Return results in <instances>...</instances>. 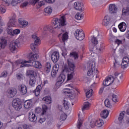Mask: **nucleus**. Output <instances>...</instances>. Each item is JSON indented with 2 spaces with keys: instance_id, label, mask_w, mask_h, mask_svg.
<instances>
[{
  "instance_id": "a211bd4d",
  "label": "nucleus",
  "mask_w": 129,
  "mask_h": 129,
  "mask_svg": "<svg viewBox=\"0 0 129 129\" xmlns=\"http://www.w3.org/2000/svg\"><path fill=\"white\" fill-rule=\"evenodd\" d=\"M29 120L30 121L32 122H35V121H37V116L36 115L34 114V112L30 111L28 113Z\"/></svg>"
},
{
  "instance_id": "f3484780",
  "label": "nucleus",
  "mask_w": 129,
  "mask_h": 129,
  "mask_svg": "<svg viewBox=\"0 0 129 129\" xmlns=\"http://www.w3.org/2000/svg\"><path fill=\"white\" fill-rule=\"evenodd\" d=\"M19 90L20 93H22L23 95H25L27 92L28 91V89H27V86L25 85H20L18 86Z\"/></svg>"
},
{
  "instance_id": "39448f33",
  "label": "nucleus",
  "mask_w": 129,
  "mask_h": 129,
  "mask_svg": "<svg viewBox=\"0 0 129 129\" xmlns=\"http://www.w3.org/2000/svg\"><path fill=\"white\" fill-rule=\"evenodd\" d=\"M54 28H57L60 29L61 27H64L66 26V20L65 19V16H62L59 19L56 18L54 20Z\"/></svg>"
},
{
  "instance_id": "5701e85b",
  "label": "nucleus",
  "mask_w": 129,
  "mask_h": 129,
  "mask_svg": "<svg viewBox=\"0 0 129 129\" xmlns=\"http://www.w3.org/2000/svg\"><path fill=\"white\" fill-rule=\"evenodd\" d=\"M94 65L93 64L91 63L89 66L90 69L88 70L87 72L88 76H91V75H93V73H94Z\"/></svg>"
},
{
  "instance_id": "0e129e2a",
  "label": "nucleus",
  "mask_w": 129,
  "mask_h": 129,
  "mask_svg": "<svg viewBox=\"0 0 129 129\" xmlns=\"http://www.w3.org/2000/svg\"><path fill=\"white\" fill-rule=\"evenodd\" d=\"M53 70H55L56 71H57L58 72V70H59V64H55L53 67Z\"/></svg>"
},
{
  "instance_id": "774afa93",
  "label": "nucleus",
  "mask_w": 129,
  "mask_h": 129,
  "mask_svg": "<svg viewBox=\"0 0 129 129\" xmlns=\"http://www.w3.org/2000/svg\"><path fill=\"white\" fill-rule=\"evenodd\" d=\"M23 127L24 129H30L31 128V126L25 124L23 125Z\"/></svg>"
},
{
  "instance_id": "69168bd1",
  "label": "nucleus",
  "mask_w": 129,
  "mask_h": 129,
  "mask_svg": "<svg viewBox=\"0 0 129 129\" xmlns=\"http://www.w3.org/2000/svg\"><path fill=\"white\" fill-rule=\"evenodd\" d=\"M16 77L18 80H22L23 79V75L22 74H18L16 75Z\"/></svg>"
},
{
  "instance_id": "c9c22d12",
  "label": "nucleus",
  "mask_w": 129,
  "mask_h": 129,
  "mask_svg": "<svg viewBox=\"0 0 129 129\" xmlns=\"http://www.w3.org/2000/svg\"><path fill=\"white\" fill-rule=\"evenodd\" d=\"M7 12V8L5 5L1 4L0 5V12L1 14H5Z\"/></svg>"
},
{
  "instance_id": "473e14b6",
  "label": "nucleus",
  "mask_w": 129,
  "mask_h": 129,
  "mask_svg": "<svg viewBox=\"0 0 129 129\" xmlns=\"http://www.w3.org/2000/svg\"><path fill=\"white\" fill-rule=\"evenodd\" d=\"M95 124L98 127H100L102 126V125L103 124V120L102 119H98L95 122Z\"/></svg>"
},
{
  "instance_id": "6e6d98bb",
  "label": "nucleus",
  "mask_w": 129,
  "mask_h": 129,
  "mask_svg": "<svg viewBox=\"0 0 129 129\" xmlns=\"http://www.w3.org/2000/svg\"><path fill=\"white\" fill-rule=\"evenodd\" d=\"M21 33V30L19 29H17L13 30V36H15V35H19Z\"/></svg>"
},
{
  "instance_id": "f257e3e1",
  "label": "nucleus",
  "mask_w": 129,
  "mask_h": 129,
  "mask_svg": "<svg viewBox=\"0 0 129 129\" xmlns=\"http://www.w3.org/2000/svg\"><path fill=\"white\" fill-rule=\"evenodd\" d=\"M91 41L93 46H89L90 51H92L94 53H99V54H101L104 52L105 46L103 44H100L98 47L95 46L98 44L97 38L94 36L91 38Z\"/></svg>"
},
{
  "instance_id": "864d4df0",
  "label": "nucleus",
  "mask_w": 129,
  "mask_h": 129,
  "mask_svg": "<svg viewBox=\"0 0 129 129\" xmlns=\"http://www.w3.org/2000/svg\"><path fill=\"white\" fill-rule=\"evenodd\" d=\"M67 39H68V34H67V33H65L63 34H62V40L63 42H65V41H66Z\"/></svg>"
},
{
  "instance_id": "a19ab883",
  "label": "nucleus",
  "mask_w": 129,
  "mask_h": 129,
  "mask_svg": "<svg viewBox=\"0 0 129 129\" xmlns=\"http://www.w3.org/2000/svg\"><path fill=\"white\" fill-rule=\"evenodd\" d=\"M36 85V79L35 78H33V79H31L29 81V85L30 86H32V87H34L35 85Z\"/></svg>"
},
{
  "instance_id": "4c0bfd02",
  "label": "nucleus",
  "mask_w": 129,
  "mask_h": 129,
  "mask_svg": "<svg viewBox=\"0 0 129 129\" xmlns=\"http://www.w3.org/2000/svg\"><path fill=\"white\" fill-rule=\"evenodd\" d=\"M71 57H73L75 60L78 59V53L76 51H73L70 54Z\"/></svg>"
},
{
  "instance_id": "1a4fd4ad",
  "label": "nucleus",
  "mask_w": 129,
  "mask_h": 129,
  "mask_svg": "<svg viewBox=\"0 0 129 129\" xmlns=\"http://www.w3.org/2000/svg\"><path fill=\"white\" fill-rule=\"evenodd\" d=\"M31 62V60H22V59H18L16 61L14 62L13 63V67H19V66H21V65H23L24 63H30Z\"/></svg>"
},
{
  "instance_id": "9d476101",
  "label": "nucleus",
  "mask_w": 129,
  "mask_h": 129,
  "mask_svg": "<svg viewBox=\"0 0 129 129\" xmlns=\"http://www.w3.org/2000/svg\"><path fill=\"white\" fill-rule=\"evenodd\" d=\"M74 7L77 11H80L81 12L84 11V5L83 3L78 2H75Z\"/></svg>"
},
{
  "instance_id": "5fc2aeb1",
  "label": "nucleus",
  "mask_w": 129,
  "mask_h": 129,
  "mask_svg": "<svg viewBox=\"0 0 129 129\" xmlns=\"http://www.w3.org/2000/svg\"><path fill=\"white\" fill-rule=\"evenodd\" d=\"M47 109H48V107H47V106L44 105L42 106V115H44L45 113H46Z\"/></svg>"
},
{
  "instance_id": "f03ea898",
  "label": "nucleus",
  "mask_w": 129,
  "mask_h": 129,
  "mask_svg": "<svg viewBox=\"0 0 129 129\" xmlns=\"http://www.w3.org/2000/svg\"><path fill=\"white\" fill-rule=\"evenodd\" d=\"M38 58H39L38 54L30 53L29 54L28 58L29 59V61H31V62L27 63H32V66L35 68H41L42 67L41 62L36 61Z\"/></svg>"
},
{
  "instance_id": "9b49d317",
  "label": "nucleus",
  "mask_w": 129,
  "mask_h": 129,
  "mask_svg": "<svg viewBox=\"0 0 129 129\" xmlns=\"http://www.w3.org/2000/svg\"><path fill=\"white\" fill-rule=\"evenodd\" d=\"M66 78V76L64 74H60L59 76L57 78V81L56 83V86H60L64 81H65V79Z\"/></svg>"
},
{
  "instance_id": "680f3d73",
  "label": "nucleus",
  "mask_w": 129,
  "mask_h": 129,
  "mask_svg": "<svg viewBox=\"0 0 129 129\" xmlns=\"http://www.w3.org/2000/svg\"><path fill=\"white\" fill-rule=\"evenodd\" d=\"M44 71L45 73H49L51 71V69L48 67H45Z\"/></svg>"
},
{
  "instance_id": "13d9d810",
  "label": "nucleus",
  "mask_w": 129,
  "mask_h": 129,
  "mask_svg": "<svg viewBox=\"0 0 129 129\" xmlns=\"http://www.w3.org/2000/svg\"><path fill=\"white\" fill-rule=\"evenodd\" d=\"M112 100L114 102H117V96L116 95L113 94L112 96Z\"/></svg>"
},
{
  "instance_id": "dca6fc26",
  "label": "nucleus",
  "mask_w": 129,
  "mask_h": 129,
  "mask_svg": "<svg viewBox=\"0 0 129 129\" xmlns=\"http://www.w3.org/2000/svg\"><path fill=\"white\" fill-rule=\"evenodd\" d=\"M68 86L69 87H71V88H65L63 89V93H64V94H72L73 93V91H74V90H73V84H69Z\"/></svg>"
},
{
  "instance_id": "bf43d9fd",
  "label": "nucleus",
  "mask_w": 129,
  "mask_h": 129,
  "mask_svg": "<svg viewBox=\"0 0 129 129\" xmlns=\"http://www.w3.org/2000/svg\"><path fill=\"white\" fill-rule=\"evenodd\" d=\"M1 20H2V17L0 16V35L3 33V27L2 26L4 25V23L2 22L1 21Z\"/></svg>"
},
{
  "instance_id": "c85d7f7f",
  "label": "nucleus",
  "mask_w": 129,
  "mask_h": 129,
  "mask_svg": "<svg viewBox=\"0 0 129 129\" xmlns=\"http://www.w3.org/2000/svg\"><path fill=\"white\" fill-rule=\"evenodd\" d=\"M42 100L44 101L46 104H50V103H52V98L50 96L44 97L43 98Z\"/></svg>"
},
{
  "instance_id": "20e7f679",
  "label": "nucleus",
  "mask_w": 129,
  "mask_h": 129,
  "mask_svg": "<svg viewBox=\"0 0 129 129\" xmlns=\"http://www.w3.org/2000/svg\"><path fill=\"white\" fill-rule=\"evenodd\" d=\"M32 38L34 41V43L30 45V48L34 52V54H38L39 50L36 48V47L41 44V39L35 35H32Z\"/></svg>"
},
{
  "instance_id": "a878e982",
  "label": "nucleus",
  "mask_w": 129,
  "mask_h": 129,
  "mask_svg": "<svg viewBox=\"0 0 129 129\" xmlns=\"http://www.w3.org/2000/svg\"><path fill=\"white\" fill-rule=\"evenodd\" d=\"M41 90H42V86L41 85H38L33 92L35 96H39V95H40Z\"/></svg>"
},
{
  "instance_id": "37998d69",
  "label": "nucleus",
  "mask_w": 129,
  "mask_h": 129,
  "mask_svg": "<svg viewBox=\"0 0 129 129\" xmlns=\"http://www.w3.org/2000/svg\"><path fill=\"white\" fill-rule=\"evenodd\" d=\"M89 104L90 103L88 102L85 103L84 106L82 109V111H84V110H87V109L89 108Z\"/></svg>"
},
{
  "instance_id": "3c124183",
  "label": "nucleus",
  "mask_w": 129,
  "mask_h": 129,
  "mask_svg": "<svg viewBox=\"0 0 129 129\" xmlns=\"http://www.w3.org/2000/svg\"><path fill=\"white\" fill-rule=\"evenodd\" d=\"M110 84H111V83H110L107 79H106L103 82V85H104V86H109Z\"/></svg>"
},
{
  "instance_id": "79ce46f5",
  "label": "nucleus",
  "mask_w": 129,
  "mask_h": 129,
  "mask_svg": "<svg viewBox=\"0 0 129 129\" xmlns=\"http://www.w3.org/2000/svg\"><path fill=\"white\" fill-rule=\"evenodd\" d=\"M63 106L65 109H69V106H70V103L67 101L66 100H63Z\"/></svg>"
},
{
  "instance_id": "603ef678",
  "label": "nucleus",
  "mask_w": 129,
  "mask_h": 129,
  "mask_svg": "<svg viewBox=\"0 0 129 129\" xmlns=\"http://www.w3.org/2000/svg\"><path fill=\"white\" fill-rule=\"evenodd\" d=\"M57 73H58V72L57 71H55V70H54L53 69H52L51 73L52 77L55 78V77L57 75Z\"/></svg>"
},
{
  "instance_id": "4be33fe9",
  "label": "nucleus",
  "mask_w": 129,
  "mask_h": 129,
  "mask_svg": "<svg viewBox=\"0 0 129 129\" xmlns=\"http://www.w3.org/2000/svg\"><path fill=\"white\" fill-rule=\"evenodd\" d=\"M122 15L123 17L129 16V2L127 4L126 8L122 9Z\"/></svg>"
},
{
  "instance_id": "4d7b16f0",
  "label": "nucleus",
  "mask_w": 129,
  "mask_h": 129,
  "mask_svg": "<svg viewBox=\"0 0 129 129\" xmlns=\"http://www.w3.org/2000/svg\"><path fill=\"white\" fill-rule=\"evenodd\" d=\"M114 43L119 46V45H122V40L117 39L115 40Z\"/></svg>"
},
{
  "instance_id": "423d86ee",
  "label": "nucleus",
  "mask_w": 129,
  "mask_h": 129,
  "mask_svg": "<svg viewBox=\"0 0 129 129\" xmlns=\"http://www.w3.org/2000/svg\"><path fill=\"white\" fill-rule=\"evenodd\" d=\"M75 37L77 40H79V41H82L84 40L85 38V34H84V31L82 29L79 30L77 29L75 32Z\"/></svg>"
},
{
  "instance_id": "7ed1b4c3",
  "label": "nucleus",
  "mask_w": 129,
  "mask_h": 129,
  "mask_svg": "<svg viewBox=\"0 0 129 129\" xmlns=\"http://www.w3.org/2000/svg\"><path fill=\"white\" fill-rule=\"evenodd\" d=\"M68 64L69 66V69L68 70V79L67 81H69V80H72L73 79V77L75 75L74 72L75 71V64L73 63V62H71L69 59H68Z\"/></svg>"
},
{
  "instance_id": "bb28decb",
  "label": "nucleus",
  "mask_w": 129,
  "mask_h": 129,
  "mask_svg": "<svg viewBox=\"0 0 129 129\" xmlns=\"http://www.w3.org/2000/svg\"><path fill=\"white\" fill-rule=\"evenodd\" d=\"M47 3V1L46 0L43 1L41 2L38 1L35 5L36 9H40L41 7H43V6H45V4Z\"/></svg>"
},
{
  "instance_id": "aec40b11",
  "label": "nucleus",
  "mask_w": 129,
  "mask_h": 129,
  "mask_svg": "<svg viewBox=\"0 0 129 129\" xmlns=\"http://www.w3.org/2000/svg\"><path fill=\"white\" fill-rule=\"evenodd\" d=\"M18 22L20 25L21 26L22 28H26L29 24L28 21L26 20H23L22 18L18 19Z\"/></svg>"
},
{
  "instance_id": "b1692460",
  "label": "nucleus",
  "mask_w": 129,
  "mask_h": 129,
  "mask_svg": "<svg viewBox=\"0 0 129 129\" xmlns=\"http://www.w3.org/2000/svg\"><path fill=\"white\" fill-rule=\"evenodd\" d=\"M118 27L120 32H124L126 30V24L124 22H121L118 25Z\"/></svg>"
},
{
  "instance_id": "7c9ffc66",
  "label": "nucleus",
  "mask_w": 129,
  "mask_h": 129,
  "mask_svg": "<svg viewBox=\"0 0 129 129\" xmlns=\"http://www.w3.org/2000/svg\"><path fill=\"white\" fill-rule=\"evenodd\" d=\"M80 115H81L80 114H79L78 121L77 124L78 128H80V127H81V125H82V123L83 122V121L81 120V116Z\"/></svg>"
},
{
  "instance_id": "f704fd0d",
  "label": "nucleus",
  "mask_w": 129,
  "mask_h": 129,
  "mask_svg": "<svg viewBox=\"0 0 129 129\" xmlns=\"http://www.w3.org/2000/svg\"><path fill=\"white\" fill-rule=\"evenodd\" d=\"M125 113V111H123L121 113H120L118 117V120L119 122H121L122 121V119H123V117H124V114Z\"/></svg>"
},
{
  "instance_id": "f8f14e48",
  "label": "nucleus",
  "mask_w": 129,
  "mask_h": 129,
  "mask_svg": "<svg viewBox=\"0 0 129 129\" xmlns=\"http://www.w3.org/2000/svg\"><path fill=\"white\" fill-rule=\"evenodd\" d=\"M39 0H28L22 4L21 6L22 8H26L28 5H32V6H35Z\"/></svg>"
},
{
  "instance_id": "052dcab7",
  "label": "nucleus",
  "mask_w": 129,
  "mask_h": 129,
  "mask_svg": "<svg viewBox=\"0 0 129 129\" xmlns=\"http://www.w3.org/2000/svg\"><path fill=\"white\" fill-rule=\"evenodd\" d=\"M107 79L108 80V82L111 83V84H112V83H113V82L114 81V79L112 77H108V78H107Z\"/></svg>"
},
{
  "instance_id": "cd10ccee",
  "label": "nucleus",
  "mask_w": 129,
  "mask_h": 129,
  "mask_svg": "<svg viewBox=\"0 0 129 129\" xmlns=\"http://www.w3.org/2000/svg\"><path fill=\"white\" fill-rule=\"evenodd\" d=\"M109 24V18L108 17H105L102 21V25L105 27H107Z\"/></svg>"
},
{
  "instance_id": "c756f323",
  "label": "nucleus",
  "mask_w": 129,
  "mask_h": 129,
  "mask_svg": "<svg viewBox=\"0 0 129 129\" xmlns=\"http://www.w3.org/2000/svg\"><path fill=\"white\" fill-rule=\"evenodd\" d=\"M108 114H109V112L107 110H104L101 112V116L102 118H106L108 116Z\"/></svg>"
},
{
  "instance_id": "8fccbe9b",
  "label": "nucleus",
  "mask_w": 129,
  "mask_h": 129,
  "mask_svg": "<svg viewBox=\"0 0 129 129\" xmlns=\"http://www.w3.org/2000/svg\"><path fill=\"white\" fill-rule=\"evenodd\" d=\"M75 18L76 20H82L83 19V16L80 13H77L75 16Z\"/></svg>"
},
{
  "instance_id": "6ab92c4d",
  "label": "nucleus",
  "mask_w": 129,
  "mask_h": 129,
  "mask_svg": "<svg viewBox=\"0 0 129 129\" xmlns=\"http://www.w3.org/2000/svg\"><path fill=\"white\" fill-rule=\"evenodd\" d=\"M129 64V58L127 56H125L122 60L121 67L123 68H126Z\"/></svg>"
},
{
  "instance_id": "412c9836",
  "label": "nucleus",
  "mask_w": 129,
  "mask_h": 129,
  "mask_svg": "<svg viewBox=\"0 0 129 129\" xmlns=\"http://www.w3.org/2000/svg\"><path fill=\"white\" fill-rule=\"evenodd\" d=\"M8 94L10 97H15L17 94V89L12 88L8 90Z\"/></svg>"
},
{
  "instance_id": "e433bc0d",
  "label": "nucleus",
  "mask_w": 129,
  "mask_h": 129,
  "mask_svg": "<svg viewBox=\"0 0 129 129\" xmlns=\"http://www.w3.org/2000/svg\"><path fill=\"white\" fill-rule=\"evenodd\" d=\"M28 74L33 76V78H35L37 76V72L34 70H29L28 71Z\"/></svg>"
},
{
  "instance_id": "a18cd8bd",
  "label": "nucleus",
  "mask_w": 129,
  "mask_h": 129,
  "mask_svg": "<svg viewBox=\"0 0 129 129\" xmlns=\"http://www.w3.org/2000/svg\"><path fill=\"white\" fill-rule=\"evenodd\" d=\"M104 104L106 107H109L110 108L111 107V104H110V101H109V99H106L104 101Z\"/></svg>"
},
{
  "instance_id": "de8ad7c7",
  "label": "nucleus",
  "mask_w": 129,
  "mask_h": 129,
  "mask_svg": "<svg viewBox=\"0 0 129 129\" xmlns=\"http://www.w3.org/2000/svg\"><path fill=\"white\" fill-rule=\"evenodd\" d=\"M33 66L32 63H24L20 66V68H23V67H32Z\"/></svg>"
},
{
  "instance_id": "ddd939ff",
  "label": "nucleus",
  "mask_w": 129,
  "mask_h": 129,
  "mask_svg": "<svg viewBox=\"0 0 129 129\" xmlns=\"http://www.w3.org/2000/svg\"><path fill=\"white\" fill-rule=\"evenodd\" d=\"M8 44V41L7 40V38L3 36L1 38L0 41V50L1 49H5L6 47H7V45Z\"/></svg>"
},
{
  "instance_id": "e2e57ef3",
  "label": "nucleus",
  "mask_w": 129,
  "mask_h": 129,
  "mask_svg": "<svg viewBox=\"0 0 129 129\" xmlns=\"http://www.w3.org/2000/svg\"><path fill=\"white\" fill-rule=\"evenodd\" d=\"M8 76V72L7 71H4L1 74V77H7Z\"/></svg>"
},
{
  "instance_id": "2eb2a0df",
  "label": "nucleus",
  "mask_w": 129,
  "mask_h": 129,
  "mask_svg": "<svg viewBox=\"0 0 129 129\" xmlns=\"http://www.w3.org/2000/svg\"><path fill=\"white\" fill-rule=\"evenodd\" d=\"M59 52L57 51H54L52 53L51 55V60L53 63H57L59 60Z\"/></svg>"
},
{
  "instance_id": "338daca9",
  "label": "nucleus",
  "mask_w": 129,
  "mask_h": 129,
  "mask_svg": "<svg viewBox=\"0 0 129 129\" xmlns=\"http://www.w3.org/2000/svg\"><path fill=\"white\" fill-rule=\"evenodd\" d=\"M19 3L17 0H12L11 2V5L13 6H17Z\"/></svg>"
},
{
  "instance_id": "09e8293b",
  "label": "nucleus",
  "mask_w": 129,
  "mask_h": 129,
  "mask_svg": "<svg viewBox=\"0 0 129 129\" xmlns=\"http://www.w3.org/2000/svg\"><path fill=\"white\" fill-rule=\"evenodd\" d=\"M66 114L65 113H62L60 116L59 120L60 121H63V120H65L66 119Z\"/></svg>"
},
{
  "instance_id": "6e6552de",
  "label": "nucleus",
  "mask_w": 129,
  "mask_h": 129,
  "mask_svg": "<svg viewBox=\"0 0 129 129\" xmlns=\"http://www.w3.org/2000/svg\"><path fill=\"white\" fill-rule=\"evenodd\" d=\"M19 48V42L17 41H12L9 44V49L12 53H15Z\"/></svg>"
},
{
  "instance_id": "393cba45",
  "label": "nucleus",
  "mask_w": 129,
  "mask_h": 129,
  "mask_svg": "<svg viewBox=\"0 0 129 129\" xmlns=\"http://www.w3.org/2000/svg\"><path fill=\"white\" fill-rule=\"evenodd\" d=\"M32 102L30 100H26L24 102V106L26 109H29L32 107Z\"/></svg>"
},
{
  "instance_id": "58836bf2",
  "label": "nucleus",
  "mask_w": 129,
  "mask_h": 129,
  "mask_svg": "<svg viewBox=\"0 0 129 129\" xmlns=\"http://www.w3.org/2000/svg\"><path fill=\"white\" fill-rule=\"evenodd\" d=\"M2 5L5 7H9L11 5V0H3Z\"/></svg>"
},
{
  "instance_id": "ea45409f",
  "label": "nucleus",
  "mask_w": 129,
  "mask_h": 129,
  "mask_svg": "<svg viewBox=\"0 0 129 129\" xmlns=\"http://www.w3.org/2000/svg\"><path fill=\"white\" fill-rule=\"evenodd\" d=\"M93 95V90L90 89L88 90L87 92L86 93V97L89 98L91 97L92 95Z\"/></svg>"
},
{
  "instance_id": "c03bdc74",
  "label": "nucleus",
  "mask_w": 129,
  "mask_h": 129,
  "mask_svg": "<svg viewBox=\"0 0 129 129\" xmlns=\"http://www.w3.org/2000/svg\"><path fill=\"white\" fill-rule=\"evenodd\" d=\"M44 12L46 13V14L50 15V14L52 13V8L51 7H47L44 9Z\"/></svg>"
},
{
  "instance_id": "0eeeda50",
  "label": "nucleus",
  "mask_w": 129,
  "mask_h": 129,
  "mask_svg": "<svg viewBox=\"0 0 129 129\" xmlns=\"http://www.w3.org/2000/svg\"><path fill=\"white\" fill-rule=\"evenodd\" d=\"M12 106L14 108H15V110H20L23 106V104H22V102L21 100L19 98H16L13 100L12 102Z\"/></svg>"
},
{
  "instance_id": "2f4dec72",
  "label": "nucleus",
  "mask_w": 129,
  "mask_h": 129,
  "mask_svg": "<svg viewBox=\"0 0 129 129\" xmlns=\"http://www.w3.org/2000/svg\"><path fill=\"white\" fill-rule=\"evenodd\" d=\"M7 32L8 35L10 36H14V30L13 31V28L11 26H8L7 28Z\"/></svg>"
},
{
  "instance_id": "4468645a",
  "label": "nucleus",
  "mask_w": 129,
  "mask_h": 129,
  "mask_svg": "<svg viewBox=\"0 0 129 129\" xmlns=\"http://www.w3.org/2000/svg\"><path fill=\"white\" fill-rule=\"evenodd\" d=\"M108 9L110 14H116L117 13V7L115 4H110Z\"/></svg>"
},
{
  "instance_id": "49530a36",
  "label": "nucleus",
  "mask_w": 129,
  "mask_h": 129,
  "mask_svg": "<svg viewBox=\"0 0 129 129\" xmlns=\"http://www.w3.org/2000/svg\"><path fill=\"white\" fill-rule=\"evenodd\" d=\"M55 26V24L54 23V21L53 22V24L52 26H48L47 27V30L49 31V32H53V31H54V29H58V28H55L54 27Z\"/></svg>"
},
{
  "instance_id": "72a5a7b5",
  "label": "nucleus",
  "mask_w": 129,
  "mask_h": 129,
  "mask_svg": "<svg viewBox=\"0 0 129 129\" xmlns=\"http://www.w3.org/2000/svg\"><path fill=\"white\" fill-rule=\"evenodd\" d=\"M16 26H17V21L10 20L8 27H16Z\"/></svg>"
}]
</instances>
